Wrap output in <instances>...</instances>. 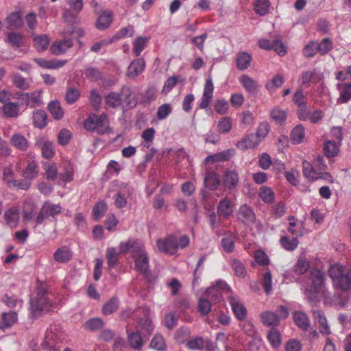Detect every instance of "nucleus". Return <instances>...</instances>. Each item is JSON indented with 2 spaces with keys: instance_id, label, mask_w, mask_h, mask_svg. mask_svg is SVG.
I'll use <instances>...</instances> for the list:
<instances>
[{
  "instance_id": "obj_1",
  "label": "nucleus",
  "mask_w": 351,
  "mask_h": 351,
  "mask_svg": "<svg viewBox=\"0 0 351 351\" xmlns=\"http://www.w3.org/2000/svg\"><path fill=\"white\" fill-rule=\"evenodd\" d=\"M106 105L112 109L121 108L131 109L138 103V98L133 89L128 86H123L119 92L111 91L104 96Z\"/></svg>"
},
{
  "instance_id": "obj_2",
  "label": "nucleus",
  "mask_w": 351,
  "mask_h": 351,
  "mask_svg": "<svg viewBox=\"0 0 351 351\" xmlns=\"http://www.w3.org/2000/svg\"><path fill=\"white\" fill-rule=\"evenodd\" d=\"M309 279L311 282V288L304 290L305 295L309 303L315 304L319 302L321 293L325 296L327 291L324 289L325 277L324 274L319 269L313 268L310 271Z\"/></svg>"
},
{
  "instance_id": "obj_3",
  "label": "nucleus",
  "mask_w": 351,
  "mask_h": 351,
  "mask_svg": "<svg viewBox=\"0 0 351 351\" xmlns=\"http://www.w3.org/2000/svg\"><path fill=\"white\" fill-rule=\"evenodd\" d=\"M328 275L336 290L351 293V269L336 264L330 267Z\"/></svg>"
},
{
  "instance_id": "obj_4",
  "label": "nucleus",
  "mask_w": 351,
  "mask_h": 351,
  "mask_svg": "<svg viewBox=\"0 0 351 351\" xmlns=\"http://www.w3.org/2000/svg\"><path fill=\"white\" fill-rule=\"evenodd\" d=\"M62 336V328L59 325H50L47 328L44 341L41 344L43 349L46 351H60L61 348L58 346Z\"/></svg>"
},
{
  "instance_id": "obj_5",
  "label": "nucleus",
  "mask_w": 351,
  "mask_h": 351,
  "mask_svg": "<svg viewBox=\"0 0 351 351\" xmlns=\"http://www.w3.org/2000/svg\"><path fill=\"white\" fill-rule=\"evenodd\" d=\"M84 128L89 132H97L99 134H104L110 131L109 120L106 114H101L97 116L95 114H91L85 120Z\"/></svg>"
},
{
  "instance_id": "obj_6",
  "label": "nucleus",
  "mask_w": 351,
  "mask_h": 351,
  "mask_svg": "<svg viewBox=\"0 0 351 351\" xmlns=\"http://www.w3.org/2000/svg\"><path fill=\"white\" fill-rule=\"evenodd\" d=\"M119 250L123 254L130 252L134 258L146 253L144 245L139 240L130 239L126 242H121Z\"/></svg>"
},
{
  "instance_id": "obj_7",
  "label": "nucleus",
  "mask_w": 351,
  "mask_h": 351,
  "mask_svg": "<svg viewBox=\"0 0 351 351\" xmlns=\"http://www.w3.org/2000/svg\"><path fill=\"white\" fill-rule=\"evenodd\" d=\"M61 212L62 207L59 204H53L49 202H46L43 205L41 210L36 219V224H41L45 219L49 217H54L55 215L61 213Z\"/></svg>"
},
{
  "instance_id": "obj_8",
  "label": "nucleus",
  "mask_w": 351,
  "mask_h": 351,
  "mask_svg": "<svg viewBox=\"0 0 351 351\" xmlns=\"http://www.w3.org/2000/svg\"><path fill=\"white\" fill-rule=\"evenodd\" d=\"M230 287L223 280H218L215 285L208 288L205 293L206 298L210 300L218 302L222 297L224 291H229Z\"/></svg>"
},
{
  "instance_id": "obj_9",
  "label": "nucleus",
  "mask_w": 351,
  "mask_h": 351,
  "mask_svg": "<svg viewBox=\"0 0 351 351\" xmlns=\"http://www.w3.org/2000/svg\"><path fill=\"white\" fill-rule=\"evenodd\" d=\"M51 306V304L47 298H34L31 300L30 309L34 316L50 311Z\"/></svg>"
},
{
  "instance_id": "obj_10",
  "label": "nucleus",
  "mask_w": 351,
  "mask_h": 351,
  "mask_svg": "<svg viewBox=\"0 0 351 351\" xmlns=\"http://www.w3.org/2000/svg\"><path fill=\"white\" fill-rule=\"evenodd\" d=\"M157 246L160 252L173 255L177 252V243L176 236H169L165 239H158Z\"/></svg>"
},
{
  "instance_id": "obj_11",
  "label": "nucleus",
  "mask_w": 351,
  "mask_h": 351,
  "mask_svg": "<svg viewBox=\"0 0 351 351\" xmlns=\"http://www.w3.org/2000/svg\"><path fill=\"white\" fill-rule=\"evenodd\" d=\"M239 221L246 225H250L254 223L256 215L252 208L246 205H241L237 213Z\"/></svg>"
},
{
  "instance_id": "obj_12",
  "label": "nucleus",
  "mask_w": 351,
  "mask_h": 351,
  "mask_svg": "<svg viewBox=\"0 0 351 351\" xmlns=\"http://www.w3.org/2000/svg\"><path fill=\"white\" fill-rule=\"evenodd\" d=\"M261 142L255 134L251 133L239 141L236 146L239 149L244 151L256 147Z\"/></svg>"
},
{
  "instance_id": "obj_13",
  "label": "nucleus",
  "mask_w": 351,
  "mask_h": 351,
  "mask_svg": "<svg viewBox=\"0 0 351 351\" xmlns=\"http://www.w3.org/2000/svg\"><path fill=\"white\" fill-rule=\"evenodd\" d=\"M3 219L7 226L11 228L17 227L20 219V210L18 207H12L6 210L3 215Z\"/></svg>"
},
{
  "instance_id": "obj_14",
  "label": "nucleus",
  "mask_w": 351,
  "mask_h": 351,
  "mask_svg": "<svg viewBox=\"0 0 351 351\" xmlns=\"http://www.w3.org/2000/svg\"><path fill=\"white\" fill-rule=\"evenodd\" d=\"M132 191L127 184L123 189L119 191L114 195V205L118 208H123L127 206V199L131 196Z\"/></svg>"
},
{
  "instance_id": "obj_15",
  "label": "nucleus",
  "mask_w": 351,
  "mask_h": 351,
  "mask_svg": "<svg viewBox=\"0 0 351 351\" xmlns=\"http://www.w3.org/2000/svg\"><path fill=\"white\" fill-rule=\"evenodd\" d=\"M214 90V86L211 78H208L204 88L203 95L199 104V108L206 109L210 104Z\"/></svg>"
},
{
  "instance_id": "obj_16",
  "label": "nucleus",
  "mask_w": 351,
  "mask_h": 351,
  "mask_svg": "<svg viewBox=\"0 0 351 351\" xmlns=\"http://www.w3.org/2000/svg\"><path fill=\"white\" fill-rule=\"evenodd\" d=\"M239 82L245 90L251 95H256L259 90L260 85L257 81L247 75H242Z\"/></svg>"
},
{
  "instance_id": "obj_17",
  "label": "nucleus",
  "mask_w": 351,
  "mask_h": 351,
  "mask_svg": "<svg viewBox=\"0 0 351 351\" xmlns=\"http://www.w3.org/2000/svg\"><path fill=\"white\" fill-rule=\"evenodd\" d=\"M73 46V42L71 39H64L56 40L51 45L50 50L55 55H60L66 53L68 49Z\"/></svg>"
},
{
  "instance_id": "obj_18",
  "label": "nucleus",
  "mask_w": 351,
  "mask_h": 351,
  "mask_svg": "<svg viewBox=\"0 0 351 351\" xmlns=\"http://www.w3.org/2000/svg\"><path fill=\"white\" fill-rule=\"evenodd\" d=\"M145 68V62L143 58H138L133 60L127 70V75L130 78L138 76Z\"/></svg>"
},
{
  "instance_id": "obj_19",
  "label": "nucleus",
  "mask_w": 351,
  "mask_h": 351,
  "mask_svg": "<svg viewBox=\"0 0 351 351\" xmlns=\"http://www.w3.org/2000/svg\"><path fill=\"white\" fill-rule=\"evenodd\" d=\"M337 88L339 91L337 102L340 104L348 103L351 99V82L339 83Z\"/></svg>"
},
{
  "instance_id": "obj_20",
  "label": "nucleus",
  "mask_w": 351,
  "mask_h": 351,
  "mask_svg": "<svg viewBox=\"0 0 351 351\" xmlns=\"http://www.w3.org/2000/svg\"><path fill=\"white\" fill-rule=\"evenodd\" d=\"M229 303L236 317L239 320H243L247 315V309L235 297L229 298Z\"/></svg>"
},
{
  "instance_id": "obj_21",
  "label": "nucleus",
  "mask_w": 351,
  "mask_h": 351,
  "mask_svg": "<svg viewBox=\"0 0 351 351\" xmlns=\"http://www.w3.org/2000/svg\"><path fill=\"white\" fill-rule=\"evenodd\" d=\"M18 320V315L15 311L4 312L0 319V328L5 330L10 328Z\"/></svg>"
},
{
  "instance_id": "obj_22",
  "label": "nucleus",
  "mask_w": 351,
  "mask_h": 351,
  "mask_svg": "<svg viewBox=\"0 0 351 351\" xmlns=\"http://www.w3.org/2000/svg\"><path fill=\"white\" fill-rule=\"evenodd\" d=\"M36 145L41 149L42 156L45 158L50 159L54 156L56 151L53 142L42 138L37 141Z\"/></svg>"
},
{
  "instance_id": "obj_23",
  "label": "nucleus",
  "mask_w": 351,
  "mask_h": 351,
  "mask_svg": "<svg viewBox=\"0 0 351 351\" xmlns=\"http://www.w3.org/2000/svg\"><path fill=\"white\" fill-rule=\"evenodd\" d=\"M313 315L317 320L319 324V331L323 335H330L331 333L330 328L328 324L327 319L323 311L314 309L312 311Z\"/></svg>"
},
{
  "instance_id": "obj_24",
  "label": "nucleus",
  "mask_w": 351,
  "mask_h": 351,
  "mask_svg": "<svg viewBox=\"0 0 351 351\" xmlns=\"http://www.w3.org/2000/svg\"><path fill=\"white\" fill-rule=\"evenodd\" d=\"M134 262L137 271L144 276H148L149 264L147 254H141L138 256H136L135 258Z\"/></svg>"
},
{
  "instance_id": "obj_25",
  "label": "nucleus",
  "mask_w": 351,
  "mask_h": 351,
  "mask_svg": "<svg viewBox=\"0 0 351 351\" xmlns=\"http://www.w3.org/2000/svg\"><path fill=\"white\" fill-rule=\"evenodd\" d=\"M239 178L235 170H226L223 176V184L230 190L234 189L239 182Z\"/></svg>"
},
{
  "instance_id": "obj_26",
  "label": "nucleus",
  "mask_w": 351,
  "mask_h": 351,
  "mask_svg": "<svg viewBox=\"0 0 351 351\" xmlns=\"http://www.w3.org/2000/svg\"><path fill=\"white\" fill-rule=\"evenodd\" d=\"M235 153L234 149H228L221 152L211 155L206 158L207 163H215L219 161L228 160Z\"/></svg>"
},
{
  "instance_id": "obj_27",
  "label": "nucleus",
  "mask_w": 351,
  "mask_h": 351,
  "mask_svg": "<svg viewBox=\"0 0 351 351\" xmlns=\"http://www.w3.org/2000/svg\"><path fill=\"white\" fill-rule=\"evenodd\" d=\"M233 203L227 197L221 199L217 206V212L224 217H228L233 213Z\"/></svg>"
},
{
  "instance_id": "obj_28",
  "label": "nucleus",
  "mask_w": 351,
  "mask_h": 351,
  "mask_svg": "<svg viewBox=\"0 0 351 351\" xmlns=\"http://www.w3.org/2000/svg\"><path fill=\"white\" fill-rule=\"evenodd\" d=\"M72 252L69 247L64 246L56 250L54 252L53 258L54 260L58 263H67L72 258Z\"/></svg>"
},
{
  "instance_id": "obj_29",
  "label": "nucleus",
  "mask_w": 351,
  "mask_h": 351,
  "mask_svg": "<svg viewBox=\"0 0 351 351\" xmlns=\"http://www.w3.org/2000/svg\"><path fill=\"white\" fill-rule=\"evenodd\" d=\"M293 319L295 324L301 330L307 331L310 327V321L308 317L301 311H295L293 313Z\"/></svg>"
},
{
  "instance_id": "obj_30",
  "label": "nucleus",
  "mask_w": 351,
  "mask_h": 351,
  "mask_svg": "<svg viewBox=\"0 0 351 351\" xmlns=\"http://www.w3.org/2000/svg\"><path fill=\"white\" fill-rule=\"evenodd\" d=\"M261 319L262 323L267 326H276L279 324V317L277 313L266 311L263 312L261 315Z\"/></svg>"
},
{
  "instance_id": "obj_31",
  "label": "nucleus",
  "mask_w": 351,
  "mask_h": 351,
  "mask_svg": "<svg viewBox=\"0 0 351 351\" xmlns=\"http://www.w3.org/2000/svg\"><path fill=\"white\" fill-rule=\"evenodd\" d=\"M6 21L9 25L8 29H18L23 24L22 14L20 12H12L7 16Z\"/></svg>"
},
{
  "instance_id": "obj_32",
  "label": "nucleus",
  "mask_w": 351,
  "mask_h": 351,
  "mask_svg": "<svg viewBox=\"0 0 351 351\" xmlns=\"http://www.w3.org/2000/svg\"><path fill=\"white\" fill-rule=\"evenodd\" d=\"M112 21V13L109 10L104 11L98 17L96 22V27L98 29L102 30L108 28Z\"/></svg>"
},
{
  "instance_id": "obj_33",
  "label": "nucleus",
  "mask_w": 351,
  "mask_h": 351,
  "mask_svg": "<svg viewBox=\"0 0 351 351\" xmlns=\"http://www.w3.org/2000/svg\"><path fill=\"white\" fill-rule=\"evenodd\" d=\"M221 183L219 176L214 171L208 172L204 178L205 186L211 190L217 189Z\"/></svg>"
},
{
  "instance_id": "obj_34",
  "label": "nucleus",
  "mask_w": 351,
  "mask_h": 351,
  "mask_svg": "<svg viewBox=\"0 0 351 351\" xmlns=\"http://www.w3.org/2000/svg\"><path fill=\"white\" fill-rule=\"evenodd\" d=\"M12 80L14 86L21 90L29 89L32 82L30 79L24 77L19 73H14Z\"/></svg>"
},
{
  "instance_id": "obj_35",
  "label": "nucleus",
  "mask_w": 351,
  "mask_h": 351,
  "mask_svg": "<svg viewBox=\"0 0 351 351\" xmlns=\"http://www.w3.org/2000/svg\"><path fill=\"white\" fill-rule=\"evenodd\" d=\"M2 111L4 116L6 117H16L19 115V104L17 102H8L3 106Z\"/></svg>"
},
{
  "instance_id": "obj_36",
  "label": "nucleus",
  "mask_w": 351,
  "mask_h": 351,
  "mask_svg": "<svg viewBox=\"0 0 351 351\" xmlns=\"http://www.w3.org/2000/svg\"><path fill=\"white\" fill-rule=\"evenodd\" d=\"M11 143L13 146L21 151H26L29 146L26 138L19 133H16L12 136Z\"/></svg>"
},
{
  "instance_id": "obj_37",
  "label": "nucleus",
  "mask_w": 351,
  "mask_h": 351,
  "mask_svg": "<svg viewBox=\"0 0 351 351\" xmlns=\"http://www.w3.org/2000/svg\"><path fill=\"white\" fill-rule=\"evenodd\" d=\"M47 114L44 110H37L33 114L34 125L36 128L43 129L47 125Z\"/></svg>"
},
{
  "instance_id": "obj_38",
  "label": "nucleus",
  "mask_w": 351,
  "mask_h": 351,
  "mask_svg": "<svg viewBox=\"0 0 351 351\" xmlns=\"http://www.w3.org/2000/svg\"><path fill=\"white\" fill-rule=\"evenodd\" d=\"M48 110L55 119H60L62 118L64 111L60 106V104L58 100H53L49 102L47 106Z\"/></svg>"
},
{
  "instance_id": "obj_39",
  "label": "nucleus",
  "mask_w": 351,
  "mask_h": 351,
  "mask_svg": "<svg viewBox=\"0 0 351 351\" xmlns=\"http://www.w3.org/2000/svg\"><path fill=\"white\" fill-rule=\"evenodd\" d=\"M252 61V56L247 52H241L238 54L237 66L239 70H245L248 68Z\"/></svg>"
},
{
  "instance_id": "obj_40",
  "label": "nucleus",
  "mask_w": 351,
  "mask_h": 351,
  "mask_svg": "<svg viewBox=\"0 0 351 351\" xmlns=\"http://www.w3.org/2000/svg\"><path fill=\"white\" fill-rule=\"evenodd\" d=\"M230 265L234 274L239 277H244L247 274V270L243 263L237 258L230 260Z\"/></svg>"
},
{
  "instance_id": "obj_41",
  "label": "nucleus",
  "mask_w": 351,
  "mask_h": 351,
  "mask_svg": "<svg viewBox=\"0 0 351 351\" xmlns=\"http://www.w3.org/2000/svg\"><path fill=\"white\" fill-rule=\"evenodd\" d=\"M320 78V75L314 70L304 71L301 74L300 77L302 85L308 84L311 82L316 83Z\"/></svg>"
},
{
  "instance_id": "obj_42",
  "label": "nucleus",
  "mask_w": 351,
  "mask_h": 351,
  "mask_svg": "<svg viewBox=\"0 0 351 351\" xmlns=\"http://www.w3.org/2000/svg\"><path fill=\"white\" fill-rule=\"evenodd\" d=\"M119 300L116 297H112L107 302L102 308V313L105 315H109L115 312L119 307Z\"/></svg>"
},
{
  "instance_id": "obj_43",
  "label": "nucleus",
  "mask_w": 351,
  "mask_h": 351,
  "mask_svg": "<svg viewBox=\"0 0 351 351\" xmlns=\"http://www.w3.org/2000/svg\"><path fill=\"white\" fill-rule=\"evenodd\" d=\"M324 152L326 157L331 158L337 155L339 152V146L333 141H327L324 143Z\"/></svg>"
},
{
  "instance_id": "obj_44",
  "label": "nucleus",
  "mask_w": 351,
  "mask_h": 351,
  "mask_svg": "<svg viewBox=\"0 0 351 351\" xmlns=\"http://www.w3.org/2000/svg\"><path fill=\"white\" fill-rule=\"evenodd\" d=\"M108 205L104 201L98 202L93 208V215L95 221L99 220L106 213Z\"/></svg>"
},
{
  "instance_id": "obj_45",
  "label": "nucleus",
  "mask_w": 351,
  "mask_h": 351,
  "mask_svg": "<svg viewBox=\"0 0 351 351\" xmlns=\"http://www.w3.org/2000/svg\"><path fill=\"white\" fill-rule=\"evenodd\" d=\"M304 128L302 125H296L291 131V138L293 143H300L304 138Z\"/></svg>"
},
{
  "instance_id": "obj_46",
  "label": "nucleus",
  "mask_w": 351,
  "mask_h": 351,
  "mask_svg": "<svg viewBox=\"0 0 351 351\" xmlns=\"http://www.w3.org/2000/svg\"><path fill=\"white\" fill-rule=\"evenodd\" d=\"M302 167L303 174L305 177L312 180H317L318 171L315 169L313 165L311 164L309 162L303 161Z\"/></svg>"
},
{
  "instance_id": "obj_47",
  "label": "nucleus",
  "mask_w": 351,
  "mask_h": 351,
  "mask_svg": "<svg viewBox=\"0 0 351 351\" xmlns=\"http://www.w3.org/2000/svg\"><path fill=\"white\" fill-rule=\"evenodd\" d=\"M309 269V261L304 256H300L295 266L294 271L298 274H303Z\"/></svg>"
},
{
  "instance_id": "obj_48",
  "label": "nucleus",
  "mask_w": 351,
  "mask_h": 351,
  "mask_svg": "<svg viewBox=\"0 0 351 351\" xmlns=\"http://www.w3.org/2000/svg\"><path fill=\"white\" fill-rule=\"evenodd\" d=\"M104 326V322L101 318L93 317L88 321H86L84 324V328L86 330L90 331H95L102 328Z\"/></svg>"
},
{
  "instance_id": "obj_49",
  "label": "nucleus",
  "mask_w": 351,
  "mask_h": 351,
  "mask_svg": "<svg viewBox=\"0 0 351 351\" xmlns=\"http://www.w3.org/2000/svg\"><path fill=\"white\" fill-rule=\"evenodd\" d=\"M259 196L266 204H271L274 200V193L271 188L266 186L260 188Z\"/></svg>"
},
{
  "instance_id": "obj_50",
  "label": "nucleus",
  "mask_w": 351,
  "mask_h": 351,
  "mask_svg": "<svg viewBox=\"0 0 351 351\" xmlns=\"http://www.w3.org/2000/svg\"><path fill=\"white\" fill-rule=\"evenodd\" d=\"M128 341L131 347L136 350L141 349L143 344L142 337L138 331L129 334Z\"/></svg>"
},
{
  "instance_id": "obj_51",
  "label": "nucleus",
  "mask_w": 351,
  "mask_h": 351,
  "mask_svg": "<svg viewBox=\"0 0 351 351\" xmlns=\"http://www.w3.org/2000/svg\"><path fill=\"white\" fill-rule=\"evenodd\" d=\"M35 61L43 68L47 69H58L64 66L66 61L60 60H45L42 59H35Z\"/></svg>"
},
{
  "instance_id": "obj_52",
  "label": "nucleus",
  "mask_w": 351,
  "mask_h": 351,
  "mask_svg": "<svg viewBox=\"0 0 351 351\" xmlns=\"http://www.w3.org/2000/svg\"><path fill=\"white\" fill-rule=\"evenodd\" d=\"M49 39L47 36H38L34 39V45L38 51H45L49 46Z\"/></svg>"
},
{
  "instance_id": "obj_53",
  "label": "nucleus",
  "mask_w": 351,
  "mask_h": 351,
  "mask_svg": "<svg viewBox=\"0 0 351 351\" xmlns=\"http://www.w3.org/2000/svg\"><path fill=\"white\" fill-rule=\"evenodd\" d=\"M280 243L285 250L293 251L298 247L299 241L297 237L289 239L288 237L285 236L281 237Z\"/></svg>"
},
{
  "instance_id": "obj_54",
  "label": "nucleus",
  "mask_w": 351,
  "mask_h": 351,
  "mask_svg": "<svg viewBox=\"0 0 351 351\" xmlns=\"http://www.w3.org/2000/svg\"><path fill=\"white\" fill-rule=\"evenodd\" d=\"M148 37L139 36L136 38L134 42V53L136 56H139L142 51L145 49L147 43L149 41Z\"/></svg>"
},
{
  "instance_id": "obj_55",
  "label": "nucleus",
  "mask_w": 351,
  "mask_h": 351,
  "mask_svg": "<svg viewBox=\"0 0 351 351\" xmlns=\"http://www.w3.org/2000/svg\"><path fill=\"white\" fill-rule=\"evenodd\" d=\"M119 252L114 247H108L106 251V259L110 267H115L118 262Z\"/></svg>"
},
{
  "instance_id": "obj_56",
  "label": "nucleus",
  "mask_w": 351,
  "mask_h": 351,
  "mask_svg": "<svg viewBox=\"0 0 351 351\" xmlns=\"http://www.w3.org/2000/svg\"><path fill=\"white\" fill-rule=\"evenodd\" d=\"M285 82V79L281 75H275L270 83L265 85V88L269 92H273L276 88H280Z\"/></svg>"
},
{
  "instance_id": "obj_57",
  "label": "nucleus",
  "mask_w": 351,
  "mask_h": 351,
  "mask_svg": "<svg viewBox=\"0 0 351 351\" xmlns=\"http://www.w3.org/2000/svg\"><path fill=\"white\" fill-rule=\"evenodd\" d=\"M212 308L210 301L207 298H200L198 301L197 309L202 315H207Z\"/></svg>"
},
{
  "instance_id": "obj_58",
  "label": "nucleus",
  "mask_w": 351,
  "mask_h": 351,
  "mask_svg": "<svg viewBox=\"0 0 351 351\" xmlns=\"http://www.w3.org/2000/svg\"><path fill=\"white\" fill-rule=\"evenodd\" d=\"M150 346L158 351H164L166 349V344L162 336L156 335L151 341Z\"/></svg>"
},
{
  "instance_id": "obj_59",
  "label": "nucleus",
  "mask_w": 351,
  "mask_h": 351,
  "mask_svg": "<svg viewBox=\"0 0 351 351\" xmlns=\"http://www.w3.org/2000/svg\"><path fill=\"white\" fill-rule=\"evenodd\" d=\"M270 117L276 123H281L285 121L287 112L279 108H274L270 111Z\"/></svg>"
},
{
  "instance_id": "obj_60",
  "label": "nucleus",
  "mask_w": 351,
  "mask_h": 351,
  "mask_svg": "<svg viewBox=\"0 0 351 351\" xmlns=\"http://www.w3.org/2000/svg\"><path fill=\"white\" fill-rule=\"evenodd\" d=\"M38 167L34 162H30L26 167L23 173L24 178L30 182L38 175Z\"/></svg>"
},
{
  "instance_id": "obj_61",
  "label": "nucleus",
  "mask_w": 351,
  "mask_h": 351,
  "mask_svg": "<svg viewBox=\"0 0 351 351\" xmlns=\"http://www.w3.org/2000/svg\"><path fill=\"white\" fill-rule=\"evenodd\" d=\"M267 339L274 348H278L281 343L280 334L279 331L275 328H272L269 330L267 335Z\"/></svg>"
},
{
  "instance_id": "obj_62",
  "label": "nucleus",
  "mask_w": 351,
  "mask_h": 351,
  "mask_svg": "<svg viewBox=\"0 0 351 351\" xmlns=\"http://www.w3.org/2000/svg\"><path fill=\"white\" fill-rule=\"evenodd\" d=\"M232 128V121L230 117H223L218 123L217 129L220 133L226 134L229 132Z\"/></svg>"
},
{
  "instance_id": "obj_63",
  "label": "nucleus",
  "mask_w": 351,
  "mask_h": 351,
  "mask_svg": "<svg viewBox=\"0 0 351 351\" xmlns=\"http://www.w3.org/2000/svg\"><path fill=\"white\" fill-rule=\"evenodd\" d=\"M270 130V125L268 122H261L256 130L255 134L262 141L268 134Z\"/></svg>"
},
{
  "instance_id": "obj_64",
  "label": "nucleus",
  "mask_w": 351,
  "mask_h": 351,
  "mask_svg": "<svg viewBox=\"0 0 351 351\" xmlns=\"http://www.w3.org/2000/svg\"><path fill=\"white\" fill-rule=\"evenodd\" d=\"M43 169L45 171V177L47 180H53L56 179L57 176L58 170L56 167L53 163H44Z\"/></svg>"
}]
</instances>
